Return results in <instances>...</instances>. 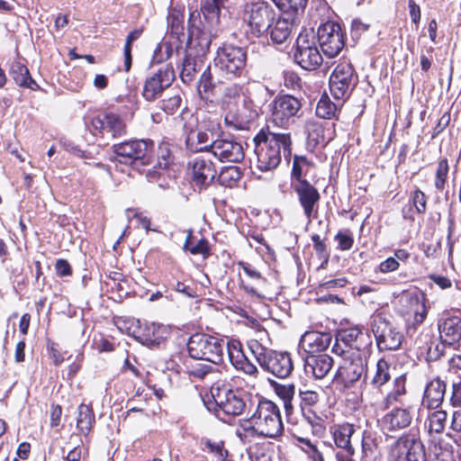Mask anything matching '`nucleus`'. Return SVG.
I'll list each match as a JSON object with an SVG mask.
<instances>
[{"label":"nucleus","instance_id":"obj_1","mask_svg":"<svg viewBox=\"0 0 461 461\" xmlns=\"http://www.w3.org/2000/svg\"><path fill=\"white\" fill-rule=\"evenodd\" d=\"M247 64V51L244 48L223 43L217 50L212 66L202 73L198 91L200 95H213L226 80H233L243 75Z\"/></svg>","mask_w":461,"mask_h":461},{"label":"nucleus","instance_id":"obj_2","mask_svg":"<svg viewBox=\"0 0 461 461\" xmlns=\"http://www.w3.org/2000/svg\"><path fill=\"white\" fill-rule=\"evenodd\" d=\"M257 168L262 172L272 171L288 159L292 154V139L289 132H274L261 130L254 138Z\"/></svg>","mask_w":461,"mask_h":461},{"label":"nucleus","instance_id":"obj_3","mask_svg":"<svg viewBox=\"0 0 461 461\" xmlns=\"http://www.w3.org/2000/svg\"><path fill=\"white\" fill-rule=\"evenodd\" d=\"M254 428L258 437L276 438L284 433V424L281 419L280 409L276 403L270 400L259 401L256 411L252 414Z\"/></svg>","mask_w":461,"mask_h":461},{"label":"nucleus","instance_id":"obj_4","mask_svg":"<svg viewBox=\"0 0 461 461\" xmlns=\"http://www.w3.org/2000/svg\"><path fill=\"white\" fill-rule=\"evenodd\" d=\"M224 340L205 334H193L187 342V349L194 359H202L213 364H219L223 358Z\"/></svg>","mask_w":461,"mask_h":461},{"label":"nucleus","instance_id":"obj_5","mask_svg":"<svg viewBox=\"0 0 461 461\" xmlns=\"http://www.w3.org/2000/svg\"><path fill=\"white\" fill-rule=\"evenodd\" d=\"M180 117L184 122L183 131L185 136L186 149L193 153L211 152V143L214 141L212 133L214 125L209 131H203L199 127L197 117L186 110L182 111Z\"/></svg>","mask_w":461,"mask_h":461},{"label":"nucleus","instance_id":"obj_6","mask_svg":"<svg viewBox=\"0 0 461 461\" xmlns=\"http://www.w3.org/2000/svg\"><path fill=\"white\" fill-rule=\"evenodd\" d=\"M276 14L265 1L248 3L244 6L242 19L248 31L256 37L264 35L270 29Z\"/></svg>","mask_w":461,"mask_h":461},{"label":"nucleus","instance_id":"obj_7","mask_svg":"<svg viewBox=\"0 0 461 461\" xmlns=\"http://www.w3.org/2000/svg\"><path fill=\"white\" fill-rule=\"evenodd\" d=\"M115 160L122 164L131 165L140 162L149 165L154 151V142L150 140H130L112 147Z\"/></svg>","mask_w":461,"mask_h":461},{"label":"nucleus","instance_id":"obj_8","mask_svg":"<svg viewBox=\"0 0 461 461\" xmlns=\"http://www.w3.org/2000/svg\"><path fill=\"white\" fill-rule=\"evenodd\" d=\"M257 351L252 349L255 357L262 369L278 378L288 377L294 369L290 354L266 349L257 344Z\"/></svg>","mask_w":461,"mask_h":461},{"label":"nucleus","instance_id":"obj_9","mask_svg":"<svg viewBox=\"0 0 461 461\" xmlns=\"http://www.w3.org/2000/svg\"><path fill=\"white\" fill-rule=\"evenodd\" d=\"M358 348V346H356ZM343 360L338 370V377L345 386H350L357 382L362 375L366 376L367 357L366 353L357 348L343 350Z\"/></svg>","mask_w":461,"mask_h":461},{"label":"nucleus","instance_id":"obj_10","mask_svg":"<svg viewBox=\"0 0 461 461\" xmlns=\"http://www.w3.org/2000/svg\"><path fill=\"white\" fill-rule=\"evenodd\" d=\"M357 83V76L351 63L346 60L339 62L330 77V89L335 99L348 97Z\"/></svg>","mask_w":461,"mask_h":461},{"label":"nucleus","instance_id":"obj_11","mask_svg":"<svg viewBox=\"0 0 461 461\" xmlns=\"http://www.w3.org/2000/svg\"><path fill=\"white\" fill-rule=\"evenodd\" d=\"M294 60L305 70H315L322 63L323 59L314 37L306 33H300L296 39L294 51Z\"/></svg>","mask_w":461,"mask_h":461},{"label":"nucleus","instance_id":"obj_12","mask_svg":"<svg viewBox=\"0 0 461 461\" xmlns=\"http://www.w3.org/2000/svg\"><path fill=\"white\" fill-rule=\"evenodd\" d=\"M371 327L380 351L396 350L402 345V334L383 315H375Z\"/></svg>","mask_w":461,"mask_h":461},{"label":"nucleus","instance_id":"obj_13","mask_svg":"<svg viewBox=\"0 0 461 461\" xmlns=\"http://www.w3.org/2000/svg\"><path fill=\"white\" fill-rule=\"evenodd\" d=\"M220 30L202 23L199 14L192 13L188 21V43L196 49L197 55L208 52L212 38H216Z\"/></svg>","mask_w":461,"mask_h":461},{"label":"nucleus","instance_id":"obj_14","mask_svg":"<svg viewBox=\"0 0 461 461\" xmlns=\"http://www.w3.org/2000/svg\"><path fill=\"white\" fill-rule=\"evenodd\" d=\"M302 106L301 99L294 95H277L272 104V120L277 126L287 127L301 116Z\"/></svg>","mask_w":461,"mask_h":461},{"label":"nucleus","instance_id":"obj_15","mask_svg":"<svg viewBox=\"0 0 461 461\" xmlns=\"http://www.w3.org/2000/svg\"><path fill=\"white\" fill-rule=\"evenodd\" d=\"M317 38L323 54L328 58L338 56L345 46L343 31L334 22L321 24L318 28Z\"/></svg>","mask_w":461,"mask_h":461},{"label":"nucleus","instance_id":"obj_16","mask_svg":"<svg viewBox=\"0 0 461 461\" xmlns=\"http://www.w3.org/2000/svg\"><path fill=\"white\" fill-rule=\"evenodd\" d=\"M216 405L227 415L239 416L246 409L249 396L240 390L217 388L212 392Z\"/></svg>","mask_w":461,"mask_h":461},{"label":"nucleus","instance_id":"obj_17","mask_svg":"<svg viewBox=\"0 0 461 461\" xmlns=\"http://www.w3.org/2000/svg\"><path fill=\"white\" fill-rule=\"evenodd\" d=\"M252 109V102L242 96L241 104L228 102L225 109V123L235 130H246L256 116Z\"/></svg>","mask_w":461,"mask_h":461},{"label":"nucleus","instance_id":"obj_18","mask_svg":"<svg viewBox=\"0 0 461 461\" xmlns=\"http://www.w3.org/2000/svg\"><path fill=\"white\" fill-rule=\"evenodd\" d=\"M90 126L95 136L104 138L106 135L112 139L120 138L126 133V124L117 113H105L94 117Z\"/></svg>","mask_w":461,"mask_h":461},{"label":"nucleus","instance_id":"obj_19","mask_svg":"<svg viewBox=\"0 0 461 461\" xmlns=\"http://www.w3.org/2000/svg\"><path fill=\"white\" fill-rule=\"evenodd\" d=\"M439 332V343L436 345L435 351L437 357H440L447 354V350H451L454 345L461 339V318L452 316L446 319L438 325Z\"/></svg>","mask_w":461,"mask_h":461},{"label":"nucleus","instance_id":"obj_20","mask_svg":"<svg viewBox=\"0 0 461 461\" xmlns=\"http://www.w3.org/2000/svg\"><path fill=\"white\" fill-rule=\"evenodd\" d=\"M390 458L393 461H426V454L420 441L401 437L392 447Z\"/></svg>","mask_w":461,"mask_h":461},{"label":"nucleus","instance_id":"obj_21","mask_svg":"<svg viewBox=\"0 0 461 461\" xmlns=\"http://www.w3.org/2000/svg\"><path fill=\"white\" fill-rule=\"evenodd\" d=\"M175 79V72L172 66L167 64L158 68L152 76L149 77L143 86L142 95L147 101H154L167 88Z\"/></svg>","mask_w":461,"mask_h":461},{"label":"nucleus","instance_id":"obj_22","mask_svg":"<svg viewBox=\"0 0 461 461\" xmlns=\"http://www.w3.org/2000/svg\"><path fill=\"white\" fill-rule=\"evenodd\" d=\"M293 187L303 209L305 217L311 222L312 219L316 218L318 212L319 202L321 200L318 189L307 180L293 182Z\"/></svg>","mask_w":461,"mask_h":461},{"label":"nucleus","instance_id":"obj_23","mask_svg":"<svg viewBox=\"0 0 461 461\" xmlns=\"http://www.w3.org/2000/svg\"><path fill=\"white\" fill-rule=\"evenodd\" d=\"M211 153L221 162L238 163L244 158L242 145L228 137H220L211 143Z\"/></svg>","mask_w":461,"mask_h":461},{"label":"nucleus","instance_id":"obj_24","mask_svg":"<svg viewBox=\"0 0 461 461\" xmlns=\"http://www.w3.org/2000/svg\"><path fill=\"white\" fill-rule=\"evenodd\" d=\"M193 183L198 188H205L211 185L216 176L212 162L203 156L195 157L192 162Z\"/></svg>","mask_w":461,"mask_h":461},{"label":"nucleus","instance_id":"obj_25","mask_svg":"<svg viewBox=\"0 0 461 461\" xmlns=\"http://www.w3.org/2000/svg\"><path fill=\"white\" fill-rule=\"evenodd\" d=\"M401 312L408 317H413L414 323H421L427 316V307L423 294L406 293L400 298Z\"/></svg>","mask_w":461,"mask_h":461},{"label":"nucleus","instance_id":"obj_26","mask_svg":"<svg viewBox=\"0 0 461 461\" xmlns=\"http://www.w3.org/2000/svg\"><path fill=\"white\" fill-rule=\"evenodd\" d=\"M171 163V152L167 144L160 145L157 163L144 170L148 180L149 182H158L159 186L164 187L167 185V183L164 182L165 176L167 174V168Z\"/></svg>","mask_w":461,"mask_h":461},{"label":"nucleus","instance_id":"obj_27","mask_svg":"<svg viewBox=\"0 0 461 461\" xmlns=\"http://www.w3.org/2000/svg\"><path fill=\"white\" fill-rule=\"evenodd\" d=\"M331 339L330 332L306 331L300 339V347L308 355H317L329 348Z\"/></svg>","mask_w":461,"mask_h":461},{"label":"nucleus","instance_id":"obj_28","mask_svg":"<svg viewBox=\"0 0 461 461\" xmlns=\"http://www.w3.org/2000/svg\"><path fill=\"white\" fill-rule=\"evenodd\" d=\"M332 366L333 359L327 354L307 355L304 370L316 379H322L329 374Z\"/></svg>","mask_w":461,"mask_h":461},{"label":"nucleus","instance_id":"obj_29","mask_svg":"<svg viewBox=\"0 0 461 461\" xmlns=\"http://www.w3.org/2000/svg\"><path fill=\"white\" fill-rule=\"evenodd\" d=\"M167 330L165 327L154 322L146 324L137 336V339L148 348L158 347L166 339Z\"/></svg>","mask_w":461,"mask_h":461},{"label":"nucleus","instance_id":"obj_30","mask_svg":"<svg viewBox=\"0 0 461 461\" xmlns=\"http://www.w3.org/2000/svg\"><path fill=\"white\" fill-rule=\"evenodd\" d=\"M411 421V416L406 409L395 408L387 412L380 422L383 429L393 431L408 427Z\"/></svg>","mask_w":461,"mask_h":461},{"label":"nucleus","instance_id":"obj_31","mask_svg":"<svg viewBox=\"0 0 461 461\" xmlns=\"http://www.w3.org/2000/svg\"><path fill=\"white\" fill-rule=\"evenodd\" d=\"M294 28V16L291 14L279 17L269 29L271 41L275 44L285 43L292 34Z\"/></svg>","mask_w":461,"mask_h":461},{"label":"nucleus","instance_id":"obj_32","mask_svg":"<svg viewBox=\"0 0 461 461\" xmlns=\"http://www.w3.org/2000/svg\"><path fill=\"white\" fill-rule=\"evenodd\" d=\"M330 431L338 447L348 453L355 454V449L350 442L351 437L356 431L353 424H336L330 428Z\"/></svg>","mask_w":461,"mask_h":461},{"label":"nucleus","instance_id":"obj_33","mask_svg":"<svg viewBox=\"0 0 461 461\" xmlns=\"http://www.w3.org/2000/svg\"><path fill=\"white\" fill-rule=\"evenodd\" d=\"M226 0H205L202 6V13L206 21V25L217 28L220 24L221 9L224 8Z\"/></svg>","mask_w":461,"mask_h":461},{"label":"nucleus","instance_id":"obj_34","mask_svg":"<svg viewBox=\"0 0 461 461\" xmlns=\"http://www.w3.org/2000/svg\"><path fill=\"white\" fill-rule=\"evenodd\" d=\"M10 75L20 86L28 87L32 90L38 87L37 83L31 77L29 69L19 61L12 64Z\"/></svg>","mask_w":461,"mask_h":461},{"label":"nucleus","instance_id":"obj_35","mask_svg":"<svg viewBox=\"0 0 461 461\" xmlns=\"http://www.w3.org/2000/svg\"><path fill=\"white\" fill-rule=\"evenodd\" d=\"M95 422V418L91 407L86 404H80L77 418V429L79 432L87 436L91 432Z\"/></svg>","mask_w":461,"mask_h":461},{"label":"nucleus","instance_id":"obj_36","mask_svg":"<svg viewBox=\"0 0 461 461\" xmlns=\"http://www.w3.org/2000/svg\"><path fill=\"white\" fill-rule=\"evenodd\" d=\"M296 446L307 456L311 461H324L322 453L319 447L318 440L309 438L295 437Z\"/></svg>","mask_w":461,"mask_h":461},{"label":"nucleus","instance_id":"obj_37","mask_svg":"<svg viewBox=\"0 0 461 461\" xmlns=\"http://www.w3.org/2000/svg\"><path fill=\"white\" fill-rule=\"evenodd\" d=\"M203 61L192 57L191 55H185L182 62V69L180 77L184 83L192 82L197 72L203 68Z\"/></svg>","mask_w":461,"mask_h":461},{"label":"nucleus","instance_id":"obj_38","mask_svg":"<svg viewBox=\"0 0 461 461\" xmlns=\"http://www.w3.org/2000/svg\"><path fill=\"white\" fill-rule=\"evenodd\" d=\"M184 249L189 251L192 255H202L203 258L210 256V245L205 239H200L197 242H194L193 231L188 230L184 244Z\"/></svg>","mask_w":461,"mask_h":461},{"label":"nucleus","instance_id":"obj_39","mask_svg":"<svg viewBox=\"0 0 461 461\" xmlns=\"http://www.w3.org/2000/svg\"><path fill=\"white\" fill-rule=\"evenodd\" d=\"M340 339L348 345L350 348L356 350L358 346V349H360L362 343H359V340H363L365 338V333L358 327H352L342 330L339 333Z\"/></svg>","mask_w":461,"mask_h":461},{"label":"nucleus","instance_id":"obj_40","mask_svg":"<svg viewBox=\"0 0 461 461\" xmlns=\"http://www.w3.org/2000/svg\"><path fill=\"white\" fill-rule=\"evenodd\" d=\"M405 393V377L400 375L394 380L393 390L390 392L384 400V408H389L395 402H401V398Z\"/></svg>","mask_w":461,"mask_h":461},{"label":"nucleus","instance_id":"obj_41","mask_svg":"<svg viewBox=\"0 0 461 461\" xmlns=\"http://www.w3.org/2000/svg\"><path fill=\"white\" fill-rule=\"evenodd\" d=\"M242 173L236 166L224 167L219 175L218 181L221 185L232 187L241 178Z\"/></svg>","mask_w":461,"mask_h":461},{"label":"nucleus","instance_id":"obj_42","mask_svg":"<svg viewBox=\"0 0 461 461\" xmlns=\"http://www.w3.org/2000/svg\"><path fill=\"white\" fill-rule=\"evenodd\" d=\"M391 378L390 365L384 358H381L376 363L375 373L371 381L372 384L379 388L386 384Z\"/></svg>","mask_w":461,"mask_h":461},{"label":"nucleus","instance_id":"obj_43","mask_svg":"<svg viewBox=\"0 0 461 461\" xmlns=\"http://www.w3.org/2000/svg\"><path fill=\"white\" fill-rule=\"evenodd\" d=\"M273 2L285 13V15L291 14L293 16L294 13L303 11L308 0H273Z\"/></svg>","mask_w":461,"mask_h":461},{"label":"nucleus","instance_id":"obj_44","mask_svg":"<svg viewBox=\"0 0 461 461\" xmlns=\"http://www.w3.org/2000/svg\"><path fill=\"white\" fill-rule=\"evenodd\" d=\"M432 382H429L426 384V387L423 392V397L421 400V408L420 409V412L422 413L424 411H427V419L425 421V426L428 429L429 433L432 432V418H431V407H432V398L430 397V386Z\"/></svg>","mask_w":461,"mask_h":461},{"label":"nucleus","instance_id":"obj_45","mask_svg":"<svg viewBox=\"0 0 461 461\" xmlns=\"http://www.w3.org/2000/svg\"><path fill=\"white\" fill-rule=\"evenodd\" d=\"M312 166V163L307 160L303 156L294 157L292 178L294 182H300V180H305L303 178V175Z\"/></svg>","mask_w":461,"mask_h":461},{"label":"nucleus","instance_id":"obj_46","mask_svg":"<svg viewBox=\"0 0 461 461\" xmlns=\"http://www.w3.org/2000/svg\"><path fill=\"white\" fill-rule=\"evenodd\" d=\"M299 398L303 415L305 416V408L315 405L320 400V394L313 390L300 388Z\"/></svg>","mask_w":461,"mask_h":461},{"label":"nucleus","instance_id":"obj_47","mask_svg":"<svg viewBox=\"0 0 461 461\" xmlns=\"http://www.w3.org/2000/svg\"><path fill=\"white\" fill-rule=\"evenodd\" d=\"M142 33V30L137 29L129 33L126 38V42L123 49L124 56V69L130 71L131 67V44L134 41L138 40Z\"/></svg>","mask_w":461,"mask_h":461},{"label":"nucleus","instance_id":"obj_48","mask_svg":"<svg viewBox=\"0 0 461 461\" xmlns=\"http://www.w3.org/2000/svg\"><path fill=\"white\" fill-rule=\"evenodd\" d=\"M167 23L170 27L171 34L175 35L177 39L184 36V15L179 12H172L167 17Z\"/></svg>","mask_w":461,"mask_h":461},{"label":"nucleus","instance_id":"obj_49","mask_svg":"<svg viewBox=\"0 0 461 461\" xmlns=\"http://www.w3.org/2000/svg\"><path fill=\"white\" fill-rule=\"evenodd\" d=\"M337 111V106L328 97H321L317 104L316 115L323 119L332 118Z\"/></svg>","mask_w":461,"mask_h":461},{"label":"nucleus","instance_id":"obj_50","mask_svg":"<svg viewBox=\"0 0 461 461\" xmlns=\"http://www.w3.org/2000/svg\"><path fill=\"white\" fill-rule=\"evenodd\" d=\"M434 461H456L452 447L448 444L442 445L438 441V446L434 444Z\"/></svg>","mask_w":461,"mask_h":461},{"label":"nucleus","instance_id":"obj_51","mask_svg":"<svg viewBox=\"0 0 461 461\" xmlns=\"http://www.w3.org/2000/svg\"><path fill=\"white\" fill-rule=\"evenodd\" d=\"M213 371V367L207 364L194 363L186 365V373L194 377L203 379Z\"/></svg>","mask_w":461,"mask_h":461},{"label":"nucleus","instance_id":"obj_52","mask_svg":"<svg viewBox=\"0 0 461 461\" xmlns=\"http://www.w3.org/2000/svg\"><path fill=\"white\" fill-rule=\"evenodd\" d=\"M182 98L179 95H175L163 99L160 102V108L167 114L175 113L181 106Z\"/></svg>","mask_w":461,"mask_h":461},{"label":"nucleus","instance_id":"obj_53","mask_svg":"<svg viewBox=\"0 0 461 461\" xmlns=\"http://www.w3.org/2000/svg\"><path fill=\"white\" fill-rule=\"evenodd\" d=\"M274 389L277 396L282 400H294L295 394V386L293 384H278L275 383Z\"/></svg>","mask_w":461,"mask_h":461},{"label":"nucleus","instance_id":"obj_54","mask_svg":"<svg viewBox=\"0 0 461 461\" xmlns=\"http://www.w3.org/2000/svg\"><path fill=\"white\" fill-rule=\"evenodd\" d=\"M302 79L298 74L292 70L284 72V86L291 90H298L302 88Z\"/></svg>","mask_w":461,"mask_h":461},{"label":"nucleus","instance_id":"obj_55","mask_svg":"<svg viewBox=\"0 0 461 461\" xmlns=\"http://www.w3.org/2000/svg\"><path fill=\"white\" fill-rule=\"evenodd\" d=\"M335 240L338 241V248L341 250H348L354 244V238L348 230L339 231L335 236Z\"/></svg>","mask_w":461,"mask_h":461},{"label":"nucleus","instance_id":"obj_56","mask_svg":"<svg viewBox=\"0 0 461 461\" xmlns=\"http://www.w3.org/2000/svg\"><path fill=\"white\" fill-rule=\"evenodd\" d=\"M232 366L235 368L241 370L245 374L249 375H255L258 373L257 366L254 364H252L245 355L239 358L238 360H236L232 364Z\"/></svg>","mask_w":461,"mask_h":461},{"label":"nucleus","instance_id":"obj_57","mask_svg":"<svg viewBox=\"0 0 461 461\" xmlns=\"http://www.w3.org/2000/svg\"><path fill=\"white\" fill-rule=\"evenodd\" d=\"M362 452L366 458H375L377 454V446L375 439L371 437H363Z\"/></svg>","mask_w":461,"mask_h":461},{"label":"nucleus","instance_id":"obj_58","mask_svg":"<svg viewBox=\"0 0 461 461\" xmlns=\"http://www.w3.org/2000/svg\"><path fill=\"white\" fill-rule=\"evenodd\" d=\"M227 350L231 364L244 356L241 349V343L239 340L232 339L229 341L227 344Z\"/></svg>","mask_w":461,"mask_h":461},{"label":"nucleus","instance_id":"obj_59","mask_svg":"<svg viewBox=\"0 0 461 461\" xmlns=\"http://www.w3.org/2000/svg\"><path fill=\"white\" fill-rule=\"evenodd\" d=\"M313 242V248L320 258H324V263L328 262L329 255L327 252V246L325 242L321 239L320 235L314 234L312 236Z\"/></svg>","mask_w":461,"mask_h":461},{"label":"nucleus","instance_id":"obj_60","mask_svg":"<svg viewBox=\"0 0 461 461\" xmlns=\"http://www.w3.org/2000/svg\"><path fill=\"white\" fill-rule=\"evenodd\" d=\"M59 142L65 150L72 153L73 155L82 158H90L86 151L80 149L71 140H69L68 139H60Z\"/></svg>","mask_w":461,"mask_h":461},{"label":"nucleus","instance_id":"obj_61","mask_svg":"<svg viewBox=\"0 0 461 461\" xmlns=\"http://www.w3.org/2000/svg\"><path fill=\"white\" fill-rule=\"evenodd\" d=\"M447 172H448L447 160V159L440 160L439 163H438V169H437L436 186L438 188H442L443 187V185L445 184V181H446V177H447Z\"/></svg>","mask_w":461,"mask_h":461},{"label":"nucleus","instance_id":"obj_62","mask_svg":"<svg viewBox=\"0 0 461 461\" xmlns=\"http://www.w3.org/2000/svg\"><path fill=\"white\" fill-rule=\"evenodd\" d=\"M242 93V86L239 84L232 83L227 86L224 89L223 96L226 99H240Z\"/></svg>","mask_w":461,"mask_h":461},{"label":"nucleus","instance_id":"obj_63","mask_svg":"<svg viewBox=\"0 0 461 461\" xmlns=\"http://www.w3.org/2000/svg\"><path fill=\"white\" fill-rule=\"evenodd\" d=\"M369 29V24L363 23L359 19H355L351 23V34L353 38H359L362 33Z\"/></svg>","mask_w":461,"mask_h":461},{"label":"nucleus","instance_id":"obj_64","mask_svg":"<svg viewBox=\"0 0 461 461\" xmlns=\"http://www.w3.org/2000/svg\"><path fill=\"white\" fill-rule=\"evenodd\" d=\"M56 273L59 276H69L72 274L71 267L66 259H58L55 264Z\"/></svg>","mask_w":461,"mask_h":461}]
</instances>
